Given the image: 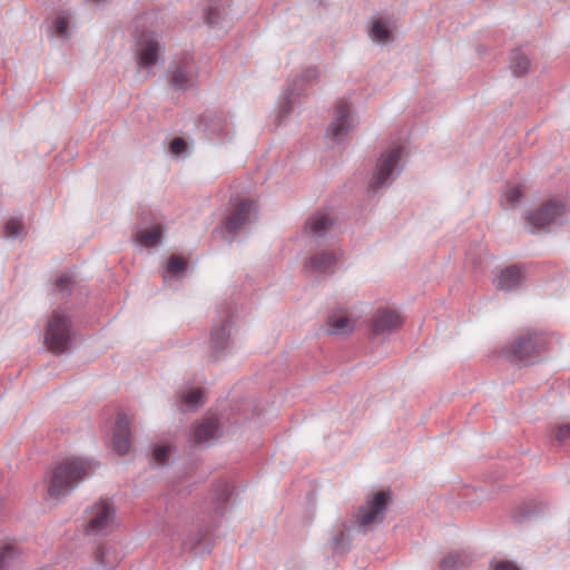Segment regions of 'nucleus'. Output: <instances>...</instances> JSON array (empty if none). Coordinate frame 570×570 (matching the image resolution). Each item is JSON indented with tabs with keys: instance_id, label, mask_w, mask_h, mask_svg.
<instances>
[{
	"instance_id": "36",
	"label": "nucleus",
	"mask_w": 570,
	"mask_h": 570,
	"mask_svg": "<svg viewBox=\"0 0 570 570\" xmlns=\"http://www.w3.org/2000/svg\"><path fill=\"white\" fill-rule=\"evenodd\" d=\"M493 570H519L511 561L501 560L493 563Z\"/></svg>"
},
{
	"instance_id": "13",
	"label": "nucleus",
	"mask_w": 570,
	"mask_h": 570,
	"mask_svg": "<svg viewBox=\"0 0 570 570\" xmlns=\"http://www.w3.org/2000/svg\"><path fill=\"white\" fill-rule=\"evenodd\" d=\"M543 347V340L537 332L529 333L527 336L520 337L511 345V353L514 360H523L529 357L537 350Z\"/></svg>"
},
{
	"instance_id": "21",
	"label": "nucleus",
	"mask_w": 570,
	"mask_h": 570,
	"mask_svg": "<svg viewBox=\"0 0 570 570\" xmlns=\"http://www.w3.org/2000/svg\"><path fill=\"white\" fill-rule=\"evenodd\" d=\"M332 224L333 220L328 214H316L308 220L307 226L315 236H323Z\"/></svg>"
},
{
	"instance_id": "10",
	"label": "nucleus",
	"mask_w": 570,
	"mask_h": 570,
	"mask_svg": "<svg viewBox=\"0 0 570 570\" xmlns=\"http://www.w3.org/2000/svg\"><path fill=\"white\" fill-rule=\"evenodd\" d=\"M566 207L559 200H550L528 216L529 223L535 228H543L550 224L560 222Z\"/></svg>"
},
{
	"instance_id": "29",
	"label": "nucleus",
	"mask_w": 570,
	"mask_h": 570,
	"mask_svg": "<svg viewBox=\"0 0 570 570\" xmlns=\"http://www.w3.org/2000/svg\"><path fill=\"white\" fill-rule=\"evenodd\" d=\"M462 566V558L458 553H449L440 561V568L442 570H459Z\"/></svg>"
},
{
	"instance_id": "33",
	"label": "nucleus",
	"mask_w": 570,
	"mask_h": 570,
	"mask_svg": "<svg viewBox=\"0 0 570 570\" xmlns=\"http://www.w3.org/2000/svg\"><path fill=\"white\" fill-rule=\"evenodd\" d=\"M279 108V122H283L285 121L286 117L294 111L295 105L292 99H286L284 102H282Z\"/></svg>"
},
{
	"instance_id": "37",
	"label": "nucleus",
	"mask_w": 570,
	"mask_h": 570,
	"mask_svg": "<svg viewBox=\"0 0 570 570\" xmlns=\"http://www.w3.org/2000/svg\"><path fill=\"white\" fill-rule=\"evenodd\" d=\"M70 282H71V278L69 276H61L57 281V287L59 288V291L61 293H65L70 284Z\"/></svg>"
},
{
	"instance_id": "18",
	"label": "nucleus",
	"mask_w": 570,
	"mask_h": 570,
	"mask_svg": "<svg viewBox=\"0 0 570 570\" xmlns=\"http://www.w3.org/2000/svg\"><path fill=\"white\" fill-rule=\"evenodd\" d=\"M218 423L215 417H209L199 423L194 430V441L203 444L216 438Z\"/></svg>"
},
{
	"instance_id": "8",
	"label": "nucleus",
	"mask_w": 570,
	"mask_h": 570,
	"mask_svg": "<svg viewBox=\"0 0 570 570\" xmlns=\"http://www.w3.org/2000/svg\"><path fill=\"white\" fill-rule=\"evenodd\" d=\"M160 43L154 31H144L137 36L136 55L140 68L148 69L156 65L160 55Z\"/></svg>"
},
{
	"instance_id": "15",
	"label": "nucleus",
	"mask_w": 570,
	"mask_h": 570,
	"mask_svg": "<svg viewBox=\"0 0 570 570\" xmlns=\"http://www.w3.org/2000/svg\"><path fill=\"white\" fill-rule=\"evenodd\" d=\"M337 259L338 255L335 252L324 250L311 258L307 269L315 274H325L333 268Z\"/></svg>"
},
{
	"instance_id": "25",
	"label": "nucleus",
	"mask_w": 570,
	"mask_h": 570,
	"mask_svg": "<svg viewBox=\"0 0 570 570\" xmlns=\"http://www.w3.org/2000/svg\"><path fill=\"white\" fill-rule=\"evenodd\" d=\"M183 410H194L204 403V395L200 390H190L180 394Z\"/></svg>"
},
{
	"instance_id": "3",
	"label": "nucleus",
	"mask_w": 570,
	"mask_h": 570,
	"mask_svg": "<svg viewBox=\"0 0 570 570\" xmlns=\"http://www.w3.org/2000/svg\"><path fill=\"white\" fill-rule=\"evenodd\" d=\"M404 156L405 151L401 145L389 146L377 160L371 187L379 189L389 186L400 175Z\"/></svg>"
},
{
	"instance_id": "38",
	"label": "nucleus",
	"mask_w": 570,
	"mask_h": 570,
	"mask_svg": "<svg viewBox=\"0 0 570 570\" xmlns=\"http://www.w3.org/2000/svg\"><path fill=\"white\" fill-rule=\"evenodd\" d=\"M214 17H215V11H214V10H210V11L208 12V17H207L208 22H209L210 24H214V23H215V19H214Z\"/></svg>"
},
{
	"instance_id": "2",
	"label": "nucleus",
	"mask_w": 570,
	"mask_h": 570,
	"mask_svg": "<svg viewBox=\"0 0 570 570\" xmlns=\"http://www.w3.org/2000/svg\"><path fill=\"white\" fill-rule=\"evenodd\" d=\"M353 101L348 97L337 100L333 120L330 122L325 140L330 148L344 144L351 131L360 125V118L353 109Z\"/></svg>"
},
{
	"instance_id": "24",
	"label": "nucleus",
	"mask_w": 570,
	"mask_h": 570,
	"mask_svg": "<svg viewBox=\"0 0 570 570\" xmlns=\"http://www.w3.org/2000/svg\"><path fill=\"white\" fill-rule=\"evenodd\" d=\"M70 16L59 14L53 20L51 32L59 39H67L70 35Z\"/></svg>"
},
{
	"instance_id": "5",
	"label": "nucleus",
	"mask_w": 570,
	"mask_h": 570,
	"mask_svg": "<svg viewBox=\"0 0 570 570\" xmlns=\"http://www.w3.org/2000/svg\"><path fill=\"white\" fill-rule=\"evenodd\" d=\"M389 500L390 494L384 491H377L368 495L356 514L357 524L365 531L380 524L385 517Z\"/></svg>"
},
{
	"instance_id": "30",
	"label": "nucleus",
	"mask_w": 570,
	"mask_h": 570,
	"mask_svg": "<svg viewBox=\"0 0 570 570\" xmlns=\"http://www.w3.org/2000/svg\"><path fill=\"white\" fill-rule=\"evenodd\" d=\"M23 233V224L18 218H11L6 224V236L8 238H18Z\"/></svg>"
},
{
	"instance_id": "9",
	"label": "nucleus",
	"mask_w": 570,
	"mask_h": 570,
	"mask_svg": "<svg viewBox=\"0 0 570 570\" xmlns=\"http://www.w3.org/2000/svg\"><path fill=\"white\" fill-rule=\"evenodd\" d=\"M196 76L195 62L190 56L174 61L170 66V80L176 89L186 90L193 87Z\"/></svg>"
},
{
	"instance_id": "19",
	"label": "nucleus",
	"mask_w": 570,
	"mask_h": 570,
	"mask_svg": "<svg viewBox=\"0 0 570 570\" xmlns=\"http://www.w3.org/2000/svg\"><path fill=\"white\" fill-rule=\"evenodd\" d=\"M187 263L184 258L179 256H171L166 265V269L164 272V281L166 283L171 279H178L185 275Z\"/></svg>"
},
{
	"instance_id": "6",
	"label": "nucleus",
	"mask_w": 570,
	"mask_h": 570,
	"mask_svg": "<svg viewBox=\"0 0 570 570\" xmlns=\"http://www.w3.org/2000/svg\"><path fill=\"white\" fill-rule=\"evenodd\" d=\"M86 531L99 534L108 530L115 521V509L109 500H99L89 507L85 514Z\"/></svg>"
},
{
	"instance_id": "28",
	"label": "nucleus",
	"mask_w": 570,
	"mask_h": 570,
	"mask_svg": "<svg viewBox=\"0 0 570 570\" xmlns=\"http://www.w3.org/2000/svg\"><path fill=\"white\" fill-rule=\"evenodd\" d=\"M14 558L16 551L11 544L0 546V570H8Z\"/></svg>"
},
{
	"instance_id": "23",
	"label": "nucleus",
	"mask_w": 570,
	"mask_h": 570,
	"mask_svg": "<svg viewBox=\"0 0 570 570\" xmlns=\"http://www.w3.org/2000/svg\"><path fill=\"white\" fill-rule=\"evenodd\" d=\"M161 238V228L158 225L141 229L137 233V242L146 247L155 246Z\"/></svg>"
},
{
	"instance_id": "26",
	"label": "nucleus",
	"mask_w": 570,
	"mask_h": 570,
	"mask_svg": "<svg viewBox=\"0 0 570 570\" xmlns=\"http://www.w3.org/2000/svg\"><path fill=\"white\" fill-rule=\"evenodd\" d=\"M521 197V188L519 185L510 184L505 187L503 193L502 203L503 205L509 207H514Z\"/></svg>"
},
{
	"instance_id": "16",
	"label": "nucleus",
	"mask_w": 570,
	"mask_h": 570,
	"mask_svg": "<svg viewBox=\"0 0 570 570\" xmlns=\"http://www.w3.org/2000/svg\"><path fill=\"white\" fill-rule=\"evenodd\" d=\"M356 320L346 313H335L327 322V332L333 335H345L354 330Z\"/></svg>"
},
{
	"instance_id": "12",
	"label": "nucleus",
	"mask_w": 570,
	"mask_h": 570,
	"mask_svg": "<svg viewBox=\"0 0 570 570\" xmlns=\"http://www.w3.org/2000/svg\"><path fill=\"white\" fill-rule=\"evenodd\" d=\"M400 313L392 308L379 309L372 320V328L376 335H387L400 328L402 325Z\"/></svg>"
},
{
	"instance_id": "34",
	"label": "nucleus",
	"mask_w": 570,
	"mask_h": 570,
	"mask_svg": "<svg viewBox=\"0 0 570 570\" xmlns=\"http://www.w3.org/2000/svg\"><path fill=\"white\" fill-rule=\"evenodd\" d=\"M321 76V71L318 68L316 67H311V68H307L303 73H302V78L303 80L307 81V82H311V81H314L316 79H318Z\"/></svg>"
},
{
	"instance_id": "20",
	"label": "nucleus",
	"mask_w": 570,
	"mask_h": 570,
	"mask_svg": "<svg viewBox=\"0 0 570 570\" xmlns=\"http://www.w3.org/2000/svg\"><path fill=\"white\" fill-rule=\"evenodd\" d=\"M230 337V325L224 323L212 333V344L217 354L223 353L227 347Z\"/></svg>"
},
{
	"instance_id": "22",
	"label": "nucleus",
	"mask_w": 570,
	"mask_h": 570,
	"mask_svg": "<svg viewBox=\"0 0 570 570\" xmlns=\"http://www.w3.org/2000/svg\"><path fill=\"white\" fill-rule=\"evenodd\" d=\"M97 562L102 569H111L119 561V554L114 547L106 546L98 550Z\"/></svg>"
},
{
	"instance_id": "11",
	"label": "nucleus",
	"mask_w": 570,
	"mask_h": 570,
	"mask_svg": "<svg viewBox=\"0 0 570 570\" xmlns=\"http://www.w3.org/2000/svg\"><path fill=\"white\" fill-rule=\"evenodd\" d=\"M395 22L390 18L377 17L368 22L367 35L372 42L389 46L395 40Z\"/></svg>"
},
{
	"instance_id": "1",
	"label": "nucleus",
	"mask_w": 570,
	"mask_h": 570,
	"mask_svg": "<svg viewBox=\"0 0 570 570\" xmlns=\"http://www.w3.org/2000/svg\"><path fill=\"white\" fill-rule=\"evenodd\" d=\"M92 471V462L86 459L72 458L60 462L49 482V497L59 500L68 495Z\"/></svg>"
},
{
	"instance_id": "17",
	"label": "nucleus",
	"mask_w": 570,
	"mask_h": 570,
	"mask_svg": "<svg viewBox=\"0 0 570 570\" xmlns=\"http://www.w3.org/2000/svg\"><path fill=\"white\" fill-rule=\"evenodd\" d=\"M520 282L521 273L514 266L502 269L493 281L495 287L503 291H510L514 288L520 284Z\"/></svg>"
},
{
	"instance_id": "4",
	"label": "nucleus",
	"mask_w": 570,
	"mask_h": 570,
	"mask_svg": "<svg viewBox=\"0 0 570 570\" xmlns=\"http://www.w3.org/2000/svg\"><path fill=\"white\" fill-rule=\"evenodd\" d=\"M70 320L67 313L61 309H53L48 318L45 341L47 346L55 353L63 352L70 338Z\"/></svg>"
},
{
	"instance_id": "27",
	"label": "nucleus",
	"mask_w": 570,
	"mask_h": 570,
	"mask_svg": "<svg viewBox=\"0 0 570 570\" xmlns=\"http://www.w3.org/2000/svg\"><path fill=\"white\" fill-rule=\"evenodd\" d=\"M511 68L515 75H523L530 68V60L524 53L515 52L511 58Z\"/></svg>"
},
{
	"instance_id": "32",
	"label": "nucleus",
	"mask_w": 570,
	"mask_h": 570,
	"mask_svg": "<svg viewBox=\"0 0 570 570\" xmlns=\"http://www.w3.org/2000/svg\"><path fill=\"white\" fill-rule=\"evenodd\" d=\"M170 454L168 445H158L154 450V460L158 463H165Z\"/></svg>"
},
{
	"instance_id": "31",
	"label": "nucleus",
	"mask_w": 570,
	"mask_h": 570,
	"mask_svg": "<svg viewBox=\"0 0 570 570\" xmlns=\"http://www.w3.org/2000/svg\"><path fill=\"white\" fill-rule=\"evenodd\" d=\"M169 150L177 157H184L187 153V144L181 138H176L170 142Z\"/></svg>"
},
{
	"instance_id": "35",
	"label": "nucleus",
	"mask_w": 570,
	"mask_h": 570,
	"mask_svg": "<svg viewBox=\"0 0 570 570\" xmlns=\"http://www.w3.org/2000/svg\"><path fill=\"white\" fill-rule=\"evenodd\" d=\"M556 438L559 442H563V441L570 439V425L569 424L560 425L557 430Z\"/></svg>"
},
{
	"instance_id": "14",
	"label": "nucleus",
	"mask_w": 570,
	"mask_h": 570,
	"mask_svg": "<svg viewBox=\"0 0 570 570\" xmlns=\"http://www.w3.org/2000/svg\"><path fill=\"white\" fill-rule=\"evenodd\" d=\"M112 445L117 453L126 454L130 450V423L126 416H119L112 433Z\"/></svg>"
},
{
	"instance_id": "7",
	"label": "nucleus",
	"mask_w": 570,
	"mask_h": 570,
	"mask_svg": "<svg viewBox=\"0 0 570 570\" xmlns=\"http://www.w3.org/2000/svg\"><path fill=\"white\" fill-rule=\"evenodd\" d=\"M255 216V205L247 198L233 202L229 213L224 220V232L234 234L249 225Z\"/></svg>"
}]
</instances>
